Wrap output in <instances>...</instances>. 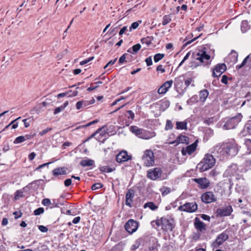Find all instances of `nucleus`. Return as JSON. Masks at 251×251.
Returning <instances> with one entry per match:
<instances>
[{"label": "nucleus", "mask_w": 251, "mask_h": 251, "mask_svg": "<svg viewBox=\"0 0 251 251\" xmlns=\"http://www.w3.org/2000/svg\"><path fill=\"white\" fill-rule=\"evenodd\" d=\"M238 145L234 141L224 142L216 145L213 153L217 157L224 158L225 156H234L238 151Z\"/></svg>", "instance_id": "obj_1"}, {"label": "nucleus", "mask_w": 251, "mask_h": 251, "mask_svg": "<svg viewBox=\"0 0 251 251\" xmlns=\"http://www.w3.org/2000/svg\"><path fill=\"white\" fill-rule=\"evenodd\" d=\"M216 163V159L209 153L205 154L203 159L198 164L200 172H203L213 168Z\"/></svg>", "instance_id": "obj_2"}, {"label": "nucleus", "mask_w": 251, "mask_h": 251, "mask_svg": "<svg viewBox=\"0 0 251 251\" xmlns=\"http://www.w3.org/2000/svg\"><path fill=\"white\" fill-rule=\"evenodd\" d=\"M142 160L144 165L146 167L153 166L155 163V156L153 151L151 150H146L144 151Z\"/></svg>", "instance_id": "obj_3"}, {"label": "nucleus", "mask_w": 251, "mask_h": 251, "mask_svg": "<svg viewBox=\"0 0 251 251\" xmlns=\"http://www.w3.org/2000/svg\"><path fill=\"white\" fill-rule=\"evenodd\" d=\"M242 117L243 116L241 114L238 113L235 116L229 118L224 125V128L225 129L234 128L238 125L239 123L241 122Z\"/></svg>", "instance_id": "obj_4"}, {"label": "nucleus", "mask_w": 251, "mask_h": 251, "mask_svg": "<svg viewBox=\"0 0 251 251\" xmlns=\"http://www.w3.org/2000/svg\"><path fill=\"white\" fill-rule=\"evenodd\" d=\"M210 58L211 56L203 50H199L195 55V59L204 65L210 63Z\"/></svg>", "instance_id": "obj_5"}, {"label": "nucleus", "mask_w": 251, "mask_h": 251, "mask_svg": "<svg viewBox=\"0 0 251 251\" xmlns=\"http://www.w3.org/2000/svg\"><path fill=\"white\" fill-rule=\"evenodd\" d=\"M198 209V205L196 202H186L178 207V210L188 213L195 212Z\"/></svg>", "instance_id": "obj_6"}, {"label": "nucleus", "mask_w": 251, "mask_h": 251, "mask_svg": "<svg viewBox=\"0 0 251 251\" xmlns=\"http://www.w3.org/2000/svg\"><path fill=\"white\" fill-rule=\"evenodd\" d=\"M138 226V222L133 219H130L126 223L125 228L127 232L132 234L137 230Z\"/></svg>", "instance_id": "obj_7"}, {"label": "nucleus", "mask_w": 251, "mask_h": 251, "mask_svg": "<svg viewBox=\"0 0 251 251\" xmlns=\"http://www.w3.org/2000/svg\"><path fill=\"white\" fill-rule=\"evenodd\" d=\"M201 201L205 203H210L217 201V198L212 191H207L201 195Z\"/></svg>", "instance_id": "obj_8"}, {"label": "nucleus", "mask_w": 251, "mask_h": 251, "mask_svg": "<svg viewBox=\"0 0 251 251\" xmlns=\"http://www.w3.org/2000/svg\"><path fill=\"white\" fill-rule=\"evenodd\" d=\"M162 173V171L161 168H154L148 171L147 176L148 178L155 180L161 176Z\"/></svg>", "instance_id": "obj_9"}, {"label": "nucleus", "mask_w": 251, "mask_h": 251, "mask_svg": "<svg viewBox=\"0 0 251 251\" xmlns=\"http://www.w3.org/2000/svg\"><path fill=\"white\" fill-rule=\"evenodd\" d=\"M228 238V235L225 232H222L217 237L215 240L213 242L212 244L213 248H218L220 246L222 245L225 241L227 240Z\"/></svg>", "instance_id": "obj_10"}, {"label": "nucleus", "mask_w": 251, "mask_h": 251, "mask_svg": "<svg viewBox=\"0 0 251 251\" xmlns=\"http://www.w3.org/2000/svg\"><path fill=\"white\" fill-rule=\"evenodd\" d=\"M131 158L132 156L128 155L126 151H122L116 155V160L119 163H122L131 160Z\"/></svg>", "instance_id": "obj_11"}, {"label": "nucleus", "mask_w": 251, "mask_h": 251, "mask_svg": "<svg viewBox=\"0 0 251 251\" xmlns=\"http://www.w3.org/2000/svg\"><path fill=\"white\" fill-rule=\"evenodd\" d=\"M194 225L195 229L199 232L203 233L206 230V225L198 217L195 218Z\"/></svg>", "instance_id": "obj_12"}, {"label": "nucleus", "mask_w": 251, "mask_h": 251, "mask_svg": "<svg viewBox=\"0 0 251 251\" xmlns=\"http://www.w3.org/2000/svg\"><path fill=\"white\" fill-rule=\"evenodd\" d=\"M198 141L197 140L193 144L187 146L186 148H183L181 150V153L183 155H186L187 154L191 155L195 152L198 147Z\"/></svg>", "instance_id": "obj_13"}, {"label": "nucleus", "mask_w": 251, "mask_h": 251, "mask_svg": "<svg viewBox=\"0 0 251 251\" xmlns=\"http://www.w3.org/2000/svg\"><path fill=\"white\" fill-rule=\"evenodd\" d=\"M226 66L224 63L217 64L213 70L212 75L219 77L226 70Z\"/></svg>", "instance_id": "obj_14"}, {"label": "nucleus", "mask_w": 251, "mask_h": 251, "mask_svg": "<svg viewBox=\"0 0 251 251\" xmlns=\"http://www.w3.org/2000/svg\"><path fill=\"white\" fill-rule=\"evenodd\" d=\"M162 229L165 231H172L174 228L173 221L165 218H161Z\"/></svg>", "instance_id": "obj_15"}, {"label": "nucleus", "mask_w": 251, "mask_h": 251, "mask_svg": "<svg viewBox=\"0 0 251 251\" xmlns=\"http://www.w3.org/2000/svg\"><path fill=\"white\" fill-rule=\"evenodd\" d=\"M232 208L230 205H228L225 207L218 208L216 213L218 216L220 217H225L229 216L232 212Z\"/></svg>", "instance_id": "obj_16"}, {"label": "nucleus", "mask_w": 251, "mask_h": 251, "mask_svg": "<svg viewBox=\"0 0 251 251\" xmlns=\"http://www.w3.org/2000/svg\"><path fill=\"white\" fill-rule=\"evenodd\" d=\"M173 80L166 81L161 85L158 89L157 92L159 94H165L171 88L173 85Z\"/></svg>", "instance_id": "obj_17"}, {"label": "nucleus", "mask_w": 251, "mask_h": 251, "mask_svg": "<svg viewBox=\"0 0 251 251\" xmlns=\"http://www.w3.org/2000/svg\"><path fill=\"white\" fill-rule=\"evenodd\" d=\"M67 168L65 167H60L54 169L52 171V175L55 178H59L61 175L67 174Z\"/></svg>", "instance_id": "obj_18"}, {"label": "nucleus", "mask_w": 251, "mask_h": 251, "mask_svg": "<svg viewBox=\"0 0 251 251\" xmlns=\"http://www.w3.org/2000/svg\"><path fill=\"white\" fill-rule=\"evenodd\" d=\"M135 196V191L132 189H129L127 190L126 195V204L129 207L132 206L133 199Z\"/></svg>", "instance_id": "obj_19"}, {"label": "nucleus", "mask_w": 251, "mask_h": 251, "mask_svg": "<svg viewBox=\"0 0 251 251\" xmlns=\"http://www.w3.org/2000/svg\"><path fill=\"white\" fill-rule=\"evenodd\" d=\"M189 142V138L188 137L183 135L182 134L179 135L176 140L174 141L169 142V144H175V146L178 145L179 144H188Z\"/></svg>", "instance_id": "obj_20"}, {"label": "nucleus", "mask_w": 251, "mask_h": 251, "mask_svg": "<svg viewBox=\"0 0 251 251\" xmlns=\"http://www.w3.org/2000/svg\"><path fill=\"white\" fill-rule=\"evenodd\" d=\"M194 181L200 185L201 189L207 188L209 187L210 182L206 177H201L199 178H194Z\"/></svg>", "instance_id": "obj_21"}, {"label": "nucleus", "mask_w": 251, "mask_h": 251, "mask_svg": "<svg viewBox=\"0 0 251 251\" xmlns=\"http://www.w3.org/2000/svg\"><path fill=\"white\" fill-rule=\"evenodd\" d=\"M155 104L159 107L160 111H164L169 107L170 101L167 100H162L157 102Z\"/></svg>", "instance_id": "obj_22"}, {"label": "nucleus", "mask_w": 251, "mask_h": 251, "mask_svg": "<svg viewBox=\"0 0 251 251\" xmlns=\"http://www.w3.org/2000/svg\"><path fill=\"white\" fill-rule=\"evenodd\" d=\"M94 101V100L90 101L84 100L78 101L76 103V108L77 110H79L83 107H85L90 104H93Z\"/></svg>", "instance_id": "obj_23"}, {"label": "nucleus", "mask_w": 251, "mask_h": 251, "mask_svg": "<svg viewBox=\"0 0 251 251\" xmlns=\"http://www.w3.org/2000/svg\"><path fill=\"white\" fill-rule=\"evenodd\" d=\"M209 95V92L206 89H203L200 92V100L201 102H204Z\"/></svg>", "instance_id": "obj_24"}, {"label": "nucleus", "mask_w": 251, "mask_h": 251, "mask_svg": "<svg viewBox=\"0 0 251 251\" xmlns=\"http://www.w3.org/2000/svg\"><path fill=\"white\" fill-rule=\"evenodd\" d=\"M141 46L140 44H137L127 50V52L132 54H136L140 50Z\"/></svg>", "instance_id": "obj_25"}, {"label": "nucleus", "mask_w": 251, "mask_h": 251, "mask_svg": "<svg viewBox=\"0 0 251 251\" xmlns=\"http://www.w3.org/2000/svg\"><path fill=\"white\" fill-rule=\"evenodd\" d=\"M94 161L91 159L82 160L80 162V165L82 167H90L93 165Z\"/></svg>", "instance_id": "obj_26"}, {"label": "nucleus", "mask_w": 251, "mask_h": 251, "mask_svg": "<svg viewBox=\"0 0 251 251\" xmlns=\"http://www.w3.org/2000/svg\"><path fill=\"white\" fill-rule=\"evenodd\" d=\"M68 101H66L62 105L56 108L53 112L54 114L56 115L63 110L68 106Z\"/></svg>", "instance_id": "obj_27"}, {"label": "nucleus", "mask_w": 251, "mask_h": 251, "mask_svg": "<svg viewBox=\"0 0 251 251\" xmlns=\"http://www.w3.org/2000/svg\"><path fill=\"white\" fill-rule=\"evenodd\" d=\"M128 56L132 57L131 55L128 54L127 53H124L119 58V63L120 64H123L124 63L129 62L128 60H126V59H128Z\"/></svg>", "instance_id": "obj_28"}, {"label": "nucleus", "mask_w": 251, "mask_h": 251, "mask_svg": "<svg viewBox=\"0 0 251 251\" xmlns=\"http://www.w3.org/2000/svg\"><path fill=\"white\" fill-rule=\"evenodd\" d=\"M149 207L151 210H155L158 208V206L153 202H148L144 205V208Z\"/></svg>", "instance_id": "obj_29"}, {"label": "nucleus", "mask_w": 251, "mask_h": 251, "mask_svg": "<svg viewBox=\"0 0 251 251\" xmlns=\"http://www.w3.org/2000/svg\"><path fill=\"white\" fill-rule=\"evenodd\" d=\"M152 40V38H151V37L147 36L146 37L142 38L141 40V42L143 44H146L148 46H149L150 45H151V44Z\"/></svg>", "instance_id": "obj_30"}, {"label": "nucleus", "mask_w": 251, "mask_h": 251, "mask_svg": "<svg viewBox=\"0 0 251 251\" xmlns=\"http://www.w3.org/2000/svg\"><path fill=\"white\" fill-rule=\"evenodd\" d=\"M176 128L177 129H186L187 123L186 122H177Z\"/></svg>", "instance_id": "obj_31"}, {"label": "nucleus", "mask_w": 251, "mask_h": 251, "mask_svg": "<svg viewBox=\"0 0 251 251\" xmlns=\"http://www.w3.org/2000/svg\"><path fill=\"white\" fill-rule=\"evenodd\" d=\"M100 172L103 173H111L115 170V168H110L108 166H103L100 168Z\"/></svg>", "instance_id": "obj_32"}, {"label": "nucleus", "mask_w": 251, "mask_h": 251, "mask_svg": "<svg viewBox=\"0 0 251 251\" xmlns=\"http://www.w3.org/2000/svg\"><path fill=\"white\" fill-rule=\"evenodd\" d=\"M229 56L232 58V62L236 63L237 61L238 55L237 52L235 50H232Z\"/></svg>", "instance_id": "obj_33"}, {"label": "nucleus", "mask_w": 251, "mask_h": 251, "mask_svg": "<svg viewBox=\"0 0 251 251\" xmlns=\"http://www.w3.org/2000/svg\"><path fill=\"white\" fill-rule=\"evenodd\" d=\"M130 131L136 135H139L142 133V129L138 128L137 126H132L130 128Z\"/></svg>", "instance_id": "obj_34"}, {"label": "nucleus", "mask_w": 251, "mask_h": 251, "mask_svg": "<svg viewBox=\"0 0 251 251\" xmlns=\"http://www.w3.org/2000/svg\"><path fill=\"white\" fill-rule=\"evenodd\" d=\"M244 130L251 135V120L249 121L244 126Z\"/></svg>", "instance_id": "obj_35"}, {"label": "nucleus", "mask_w": 251, "mask_h": 251, "mask_svg": "<svg viewBox=\"0 0 251 251\" xmlns=\"http://www.w3.org/2000/svg\"><path fill=\"white\" fill-rule=\"evenodd\" d=\"M171 21V18L169 15H164L163 17L162 24L163 25H165L170 23Z\"/></svg>", "instance_id": "obj_36"}, {"label": "nucleus", "mask_w": 251, "mask_h": 251, "mask_svg": "<svg viewBox=\"0 0 251 251\" xmlns=\"http://www.w3.org/2000/svg\"><path fill=\"white\" fill-rule=\"evenodd\" d=\"M165 56V54L163 53H157L154 55L153 59L154 61L156 63L158 62Z\"/></svg>", "instance_id": "obj_37"}, {"label": "nucleus", "mask_w": 251, "mask_h": 251, "mask_svg": "<svg viewBox=\"0 0 251 251\" xmlns=\"http://www.w3.org/2000/svg\"><path fill=\"white\" fill-rule=\"evenodd\" d=\"M24 191L18 190L15 192L14 199L16 200H19L20 198L24 197Z\"/></svg>", "instance_id": "obj_38"}, {"label": "nucleus", "mask_w": 251, "mask_h": 251, "mask_svg": "<svg viewBox=\"0 0 251 251\" xmlns=\"http://www.w3.org/2000/svg\"><path fill=\"white\" fill-rule=\"evenodd\" d=\"M99 121V120L98 119H96L92 122H89L88 123H87V124L86 125H81V126H78L76 129H79V128H85V127H88L89 126H90L93 124H96L97 123H98Z\"/></svg>", "instance_id": "obj_39"}, {"label": "nucleus", "mask_w": 251, "mask_h": 251, "mask_svg": "<svg viewBox=\"0 0 251 251\" xmlns=\"http://www.w3.org/2000/svg\"><path fill=\"white\" fill-rule=\"evenodd\" d=\"M141 20H138L137 22L133 23L131 24V26L129 27V31H131L132 29H136L138 27L139 24H141Z\"/></svg>", "instance_id": "obj_40"}, {"label": "nucleus", "mask_w": 251, "mask_h": 251, "mask_svg": "<svg viewBox=\"0 0 251 251\" xmlns=\"http://www.w3.org/2000/svg\"><path fill=\"white\" fill-rule=\"evenodd\" d=\"M216 121V119L214 117H212L208 118L207 119H205L203 123L207 125H210L213 124Z\"/></svg>", "instance_id": "obj_41"}, {"label": "nucleus", "mask_w": 251, "mask_h": 251, "mask_svg": "<svg viewBox=\"0 0 251 251\" xmlns=\"http://www.w3.org/2000/svg\"><path fill=\"white\" fill-rule=\"evenodd\" d=\"M249 58V55L247 56L246 58H245L241 64L238 65L236 66V69H240L242 68V67H243L247 63Z\"/></svg>", "instance_id": "obj_42"}, {"label": "nucleus", "mask_w": 251, "mask_h": 251, "mask_svg": "<svg viewBox=\"0 0 251 251\" xmlns=\"http://www.w3.org/2000/svg\"><path fill=\"white\" fill-rule=\"evenodd\" d=\"M245 144L250 153H251V139H247L245 140Z\"/></svg>", "instance_id": "obj_43"}, {"label": "nucleus", "mask_w": 251, "mask_h": 251, "mask_svg": "<svg viewBox=\"0 0 251 251\" xmlns=\"http://www.w3.org/2000/svg\"><path fill=\"white\" fill-rule=\"evenodd\" d=\"M201 234H202V233L199 232H194L192 234V238L195 241H198L200 239Z\"/></svg>", "instance_id": "obj_44"}, {"label": "nucleus", "mask_w": 251, "mask_h": 251, "mask_svg": "<svg viewBox=\"0 0 251 251\" xmlns=\"http://www.w3.org/2000/svg\"><path fill=\"white\" fill-rule=\"evenodd\" d=\"M25 141V139L24 137V136H20L17 137L15 139V140L14 141V144H19V143L24 142Z\"/></svg>", "instance_id": "obj_45"}, {"label": "nucleus", "mask_w": 251, "mask_h": 251, "mask_svg": "<svg viewBox=\"0 0 251 251\" xmlns=\"http://www.w3.org/2000/svg\"><path fill=\"white\" fill-rule=\"evenodd\" d=\"M44 212V209L43 207H39L34 211V214L35 215H39Z\"/></svg>", "instance_id": "obj_46"}, {"label": "nucleus", "mask_w": 251, "mask_h": 251, "mask_svg": "<svg viewBox=\"0 0 251 251\" xmlns=\"http://www.w3.org/2000/svg\"><path fill=\"white\" fill-rule=\"evenodd\" d=\"M102 186H103V185L101 183H96L94 184L92 186L91 189L93 190H97V189H100V188H102Z\"/></svg>", "instance_id": "obj_47"}, {"label": "nucleus", "mask_w": 251, "mask_h": 251, "mask_svg": "<svg viewBox=\"0 0 251 251\" xmlns=\"http://www.w3.org/2000/svg\"><path fill=\"white\" fill-rule=\"evenodd\" d=\"M173 127V126L172 124V122L170 120H167L166 126H165V129L168 130V129H171Z\"/></svg>", "instance_id": "obj_48"}, {"label": "nucleus", "mask_w": 251, "mask_h": 251, "mask_svg": "<svg viewBox=\"0 0 251 251\" xmlns=\"http://www.w3.org/2000/svg\"><path fill=\"white\" fill-rule=\"evenodd\" d=\"M105 127V126H102L100 128H99L98 129H97L95 132H94L93 134L91 135V136L89 137L90 139L94 137L97 134L99 133L100 131L103 129Z\"/></svg>", "instance_id": "obj_49"}, {"label": "nucleus", "mask_w": 251, "mask_h": 251, "mask_svg": "<svg viewBox=\"0 0 251 251\" xmlns=\"http://www.w3.org/2000/svg\"><path fill=\"white\" fill-rule=\"evenodd\" d=\"M162 195L163 196H166L171 192L170 188H164L161 191Z\"/></svg>", "instance_id": "obj_50"}, {"label": "nucleus", "mask_w": 251, "mask_h": 251, "mask_svg": "<svg viewBox=\"0 0 251 251\" xmlns=\"http://www.w3.org/2000/svg\"><path fill=\"white\" fill-rule=\"evenodd\" d=\"M42 203L44 206H49L51 204V202L49 199L45 198L42 200Z\"/></svg>", "instance_id": "obj_51"}, {"label": "nucleus", "mask_w": 251, "mask_h": 251, "mask_svg": "<svg viewBox=\"0 0 251 251\" xmlns=\"http://www.w3.org/2000/svg\"><path fill=\"white\" fill-rule=\"evenodd\" d=\"M145 62L146 63L147 66H150L152 64V58L151 56H149L147 57L145 59Z\"/></svg>", "instance_id": "obj_52"}, {"label": "nucleus", "mask_w": 251, "mask_h": 251, "mask_svg": "<svg viewBox=\"0 0 251 251\" xmlns=\"http://www.w3.org/2000/svg\"><path fill=\"white\" fill-rule=\"evenodd\" d=\"M94 58V56H92V57H90L83 61H82L80 62V64L81 65H84L85 64H87L88 63H89L90 61H92L93 59Z\"/></svg>", "instance_id": "obj_53"}, {"label": "nucleus", "mask_w": 251, "mask_h": 251, "mask_svg": "<svg viewBox=\"0 0 251 251\" xmlns=\"http://www.w3.org/2000/svg\"><path fill=\"white\" fill-rule=\"evenodd\" d=\"M126 113L128 114V116H127L128 119H131V120H133L135 117V115L134 113L131 110H127Z\"/></svg>", "instance_id": "obj_54"}, {"label": "nucleus", "mask_w": 251, "mask_h": 251, "mask_svg": "<svg viewBox=\"0 0 251 251\" xmlns=\"http://www.w3.org/2000/svg\"><path fill=\"white\" fill-rule=\"evenodd\" d=\"M52 130V128H50V127H48L44 130H43L42 131H41V132H39V135L41 136H43L44 135H45V134H46L47 133H48L49 131H50Z\"/></svg>", "instance_id": "obj_55"}, {"label": "nucleus", "mask_w": 251, "mask_h": 251, "mask_svg": "<svg viewBox=\"0 0 251 251\" xmlns=\"http://www.w3.org/2000/svg\"><path fill=\"white\" fill-rule=\"evenodd\" d=\"M156 71L157 72H160L162 74L165 72V69L163 68L162 65H159L156 68Z\"/></svg>", "instance_id": "obj_56"}, {"label": "nucleus", "mask_w": 251, "mask_h": 251, "mask_svg": "<svg viewBox=\"0 0 251 251\" xmlns=\"http://www.w3.org/2000/svg\"><path fill=\"white\" fill-rule=\"evenodd\" d=\"M229 78L227 77V76L226 75H223L222 76V79H221V82L223 84H227V83H228V79ZM230 80L231 79V78H229Z\"/></svg>", "instance_id": "obj_57"}, {"label": "nucleus", "mask_w": 251, "mask_h": 251, "mask_svg": "<svg viewBox=\"0 0 251 251\" xmlns=\"http://www.w3.org/2000/svg\"><path fill=\"white\" fill-rule=\"evenodd\" d=\"M117 58H116L114 60L109 61L107 64L104 67V69H106L108 66H112L117 61Z\"/></svg>", "instance_id": "obj_58"}, {"label": "nucleus", "mask_w": 251, "mask_h": 251, "mask_svg": "<svg viewBox=\"0 0 251 251\" xmlns=\"http://www.w3.org/2000/svg\"><path fill=\"white\" fill-rule=\"evenodd\" d=\"M38 228L42 232H47L48 231V228L44 226H39Z\"/></svg>", "instance_id": "obj_59"}, {"label": "nucleus", "mask_w": 251, "mask_h": 251, "mask_svg": "<svg viewBox=\"0 0 251 251\" xmlns=\"http://www.w3.org/2000/svg\"><path fill=\"white\" fill-rule=\"evenodd\" d=\"M140 245V242L138 241H136L135 244L131 246V249L132 250L134 251V250H136L137 249H138Z\"/></svg>", "instance_id": "obj_60"}, {"label": "nucleus", "mask_w": 251, "mask_h": 251, "mask_svg": "<svg viewBox=\"0 0 251 251\" xmlns=\"http://www.w3.org/2000/svg\"><path fill=\"white\" fill-rule=\"evenodd\" d=\"M72 179L71 178L66 179L64 181V185L66 187L70 186L72 184Z\"/></svg>", "instance_id": "obj_61"}, {"label": "nucleus", "mask_w": 251, "mask_h": 251, "mask_svg": "<svg viewBox=\"0 0 251 251\" xmlns=\"http://www.w3.org/2000/svg\"><path fill=\"white\" fill-rule=\"evenodd\" d=\"M190 52H188L186 55L184 57L183 60L181 61V62L180 63V64H179V66L178 67L180 66L181 65H182V64L184 62V61L185 60H186L190 56Z\"/></svg>", "instance_id": "obj_62"}, {"label": "nucleus", "mask_w": 251, "mask_h": 251, "mask_svg": "<svg viewBox=\"0 0 251 251\" xmlns=\"http://www.w3.org/2000/svg\"><path fill=\"white\" fill-rule=\"evenodd\" d=\"M36 153L34 152L30 153L28 156V159L30 161L33 160L36 156Z\"/></svg>", "instance_id": "obj_63"}, {"label": "nucleus", "mask_w": 251, "mask_h": 251, "mask_svg": "<svg viewBox=\"0 0 251 251\" xmlns=\"http://www.w3.org/2000/svg\"><path fill=\"white\" fill-rule=\"evenodd\" d=\"M72 145V143L71 142H70L69 141H67L64 142L62 145V148L63 149H66L67 147L70 146Z\"/></svg>", "instance_id": "obj_64"}]
</instances>
